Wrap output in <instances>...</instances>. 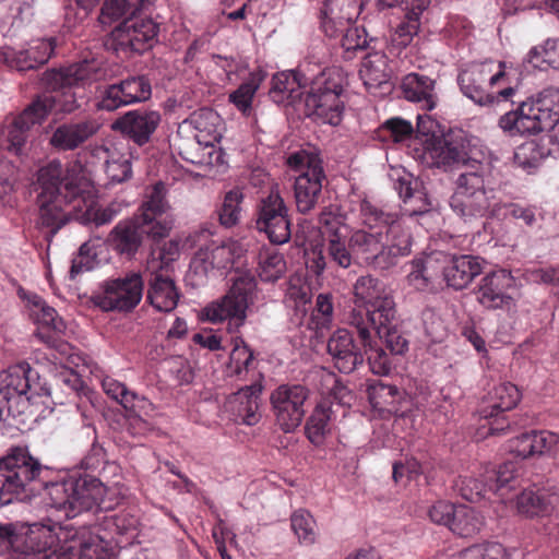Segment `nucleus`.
<instances>
[{
	"mask_svg": "<svg viewBox=\"0 0 559 559\" xmlns=\"http://www.w3.org/2000/svg\"><path fill=\"white\" fill-rule=\"evenodd\" d=\"M46 469L27 448L15 447L0 459V502L9 504L13 500L24 501L34 496L43 486L48 504L63 511L71 519L84 511L94 514L116 509L122 496L115 487H107L97 478L68 477L44 483L40 478Z\"/></svg>",
	"mask_w": 559,
	"mask_h": 559,
	"instance_id": "1",
	"label": "nucleus"
},
{
	"mask_svg": "<svg viewBox=\"0 0 559 559\" xmlns=\"http://www.w3.org/2000/svg\"><path fill=\"white\" fill-rule=\"evenodd\" d=\"M37 205L41 225L55 235L68 221L71 211H81L92 198L93 187L79 162L49 160L37 170Z\"/></svg>",
	"mask_w": 559,
	"mask_h": 559,
	"instance_id": "2",
	"label": "nucleus"
},
{
	"mask_svg": "<svg viewBox=\"0 0 559 559\" xmlns=\"http://www.w3.org/2000/svg\"><path fill=\"white\" fill-rule=\"evenodd\" d=\"M53 391L27 362H21L0 372V432L14 437L35 420L44 396Z\"/></svg>",
	"mask_w": 559,
	"mask_h": 559,
	"instance_id": "3",
	"label": "nucleus"
},
{
	"mask_svg": "<svg viewBox=\"0 0 559 559\" xmlns=\"http://www.w3.org/2000/svg\"><path fill=\"white\" fill-rule=\"evenodd\" d=\"M108 79V70L103 60L92 58L45 73V82L52 90L37 96L24 110V119L45 120L48 115L71 114L80 107L72 87H85Z\"/></svg>",
	"mask_w": 559,
	"mask_h": 559,
	"instance_id": "4",
	"label": "nucleus"
},
{
	"mask_svg": "<svg viewBox=\"0 0 559 559\" xmlns=\"http://www.w3.org/2000/svg\"><path fill=\"white\" fill-rule=\"evenodd\" d=\"M473 169L462 171L450 198L452 211L464 221L481 217H501L502 200L493 188L488 187L487 164H473Z\"/></svg>",
	"mask_w": 559,
	"mask_h": 559,
	"instance_id": "5",
	"label": "nucleus"
},
{
	"mask_svg": "<svg viewBox=\"0 0 559 559\" xmlns=\"http://www.w3.org/2000/svg\"><path fill=\"white\" fill-rule=\"evenodd\" d=\"M518 107L499 119L512 135H531L552 130L559 122V87L543 90L536 98L520 100Z\"/></svg>",
	"mask_w": 559,
	"mask_h": 559,
	"instance_id": "6",
	"label": "nucleus"
},
{
	"mask_svg": "<svg viewBox=\"0 0 559 559\" xmlns=\"http://www.w3.org/2000/svg\"><path fill=\"white\" fill-rule=\"evenodd\" d=\"M355 307L346 314V323L356 334L367 336V328L374 320L384 321L396 312L395 302L384 283L370 275L360 276L353 286Z\"/></svg>",
	"mask_w": 559,
	"mask_h": 559,
	"instance_id": "7",
	"label": "nucleus"
},
{
	"mask_svg": "<svg viewBox=\"0 0 559 559\" xmlns=\"http://www.w3.org/2000/svg\"><path fill=\"white\" fill-rule=\"evenodd\" d=\"M349 245L357 261L373 270L385 271L394 266L400 257L411 253L412 239L409 234L395 239L383 230L350 228Z\"/></svg>",
	"mask_w": 559,
	"mask_h": 559,
	"instance_id": "8",
	"label": "nucleus"
},
{
	"mask_svg": "<svg viewBox=\"0 0 559 559\" xmlns=\"http://www.w3.org/2000/svg\"><path fill=\"white\" fill-rule=\"evenodd\" d=\"M343 92L342 73L337 69H324L310 81L305 99L307 115L320 123L338 126L345 109Z\"/></svg>",
	"mask_w": 559,
	"mask_h": 559,
	"instance_id": "9",
	"label": "nucleus"
},
{
	"mask_svg": "<svg viewBox=\"0 0 559 559\" xmlns=\"http://www.w3.org/2000/svg\"><path fill=\"white\" fill-rule=\"evenodd\" d=\"M492 62L472 63L462 69L457 75V83L461 92L480 106L491 105L493 103L509 102L515 103L512 97L516 94L513 87H506L497 94L489 93L487 85L493 86L506 76L503 70L504 62H499V70L492 71Z\"/></svg>",
	"mask_w": 559,
	"mask_h": 559,
	"instance_id": "10",
	"label": "nucleus"
},
{
	"mask_svg": "<svg viewBox=\"0 0 559 559\" xmlns=\"http://www.w3.org/2000/svg\"><path fill=\"white\" fill-rule=\"evenodd\" d=\"M61 527L58 525H50V533L52 542L48 545H25L14 548L8 556V559H111L109 555L104 551L98 536L90 537L87 540L79 542L78 554L68 557L66 552H59L57 547L61 542L59 532Z\"/></svg>",
	"mask_w": 559,
	"mask_h": 559,
	"instance_id": "11",
	"label": "nucleus"
},
{
	"mask_svg": "<svg viewBox=\"0 0 559 559\" xmlns=\"http://www.w3.org/2000/svg\"><path fill=\"white\" fill-rule=\"evenodd\" d=\"M255 227L265 233L274 245H283L290 239L288 207L280 193L278 185H273L269 194L260 200Z\"/></svg>",
	"mask_w": 559,
	"mask_h": 559,
	"instance_id": "12",
	"label": "nucleus"
},
{
	"mask_svg": "<svg viewBox=\"0 0 559 559\" xmlns=\"http://www.w3.org/2000/svg\"><path fill=\"white\" fill-rule=\"evenodd\" d=\"M170 230V224L157 223L147 226L136 217L120 221L108 236L109 246L120 255L133 258L141 248L145 237L164 238Z\"/></svg>",
	"mask_w": 559,
	"mask_h": 559,
	"instance_id": "13",
	"label": "nucleus"
},
{
	"mask_svg": "<svg viewBox=\"0 0 559 559\" xmlns=\"http://www.w3.org/2000/svg\"><path fill=\"white\" fill-rule=\"evenodd\" d=\"M309 390L301 384H282L271 394L275 420L284 432L300 426L306 414Z\"/></svg>",
	"mask_w": 559,
	"mask_h": 559,
	"instance_id": "14",
	"label": "nucleus"
},
{
	"mask_svg": "<svg viewBox=\"0 0 559 559\" xmlns=\"http://www.w3.org/2000/svg\"><path fill=\"white\" fill-rule=\"evenodd\" d=\"M159 26L151 17H126L112 32L111 45L115 50L141 53L157 41Z\"/></svg>",
	"mask_w": 559,
	"mask_h": 559,
	"instance_id": "15",
	"label": "nucleus"
},
{
	"mask_svg": "<svg viewBox=\"0 0 559 559\" xmlns=\"http://www.w3.org/2000/svg\"><path fill=\"white\" fill-rule=\"evenodd\" d=\"M143 280L132 273L123 278L107 281L103 292L93 296L95 306L104 311H130L141 301Z\"/></svg>",
	"mask_w": 559,
	"mask_h": 559,
	"instance_id": "16",
	"label": "nucleus"
},
{
	"mask_svg": "<svg viewBox=\"0 0 559 559\" xmlns=\"http://www.w3.org/2000/svg\"><path fill=\"white\" fill-rule=\"evenodd\" d=\"M162 123V114L151 108H136L119 116L111 124L115 132L139 147L150 144Z\"/></svg>",
	"mask_w": 559,
	"mask_h": 559,
	"instance_id": "17",
	"label": "nucleus"
},
{
	"mask_svg": "<svg viewBox=\"0 0 559 559\" xmlns=\"http://www.w3.org/2000/svg\"><path fill=\"white\" fill-rule=\"evenodd\" d=\"M231 282V287L221 301L212 304V323L226 319L243 323L246 319L248 296L255 288L254 276L248 272H237Z\"/></svg>",
	"mask_w": 559,
	"mask_h": 559,
	"instance_id": "18",
	"label": "nucleus"
},
{
	"mask_svg": "<svg viewBox=\"0 0 559 559\" xmlns=\"http://www.w3.org/2000/svg\"><path fill=\"white\" fill-rule=\"evenodd\" d=\"M424 159L431 167L452 168L463 166L465 170L473 169V164H483L469 155L462 139L437 138L431 134L425 140Z\"/></svg>",
	"mask_w": 559,
	"mask_h": 559,
	"instance_id": "19",
	"label": "nucleus"
},
{
	"mask_svg": "<svg viewBox=\"0 0 559 559\" xmlns=\"http://www.w3.org/2000/svg\"><path fill=\"white\" fill-rule=\"evenodd\" d=\"M262 390L260 383L239 389L226 399L219 408L218 417L236 424L255 425L261 418L259 408Z\"/></svg>",
	"mask_w": 559,
	"mask_h": 559,
	"instance_id": "20",
	"label": "nucleus"
},
{
	"mask_svg": "<svg viewBox=\"0 0 559 559\" xmlns=\"http://www.w3.org/2000/svg\"><path fill=\"white\" fill-rule=\"evenodd\" d=\"M326 348L333 366L344 374H349L364 365V348L356 343L353 332L347 329L334 331L328 340Z\"/></svg>",
	"mask_w": 559,
	"mask_h": 559,
	"instance_id": "21",
	"label": "nucleus"
},
{
	"mask_svg": "<svg viewBox=\"0 0 559 559\" xmlns=\"http://www.w3.org/2000/svg\"><path fill=\"white\" fill-rule=\"evenodd\" d=\"M362 5V0H324L320 9L323 33L330 38L338 37L344 27L355 23Z\"/></svg>",
	"mask_w": 559,
	"mask_h": 559,
	"instance_id": "22",
	"label": "nucleus"
},
{
	"mask_svg": "<svg viewBox=\"0 0 559 559\" xmlns=\"http://www.w3.org/2000/svg\"><path fill=\"white\" fill-rule=\"evenodd\" d=\"M29 304L31 316L37 323L36 336L47 345L67 353L69 345L59 341V334L63 332L66 325L57 311L37 295L29 298Z\"/></svg>",
	"mask_w": 559,
	"mask_h": 559,
	"instance_id": "23",
	"label": "nucleus"
},
{
	"mask_svg": "<svg viewBox=\"0 0 559 559\" xmlns=\"http://www.w3.org/2000/svg\"><path fill=\"white\" fill-rule=\"evenodd\" d=\"M55 50V38L33 40L28 48L14 50L4 48L0 51V61L20 72L36 69L45 64Z\"/></svg>",
	"mask_w": 559,
	"mask_h": 559,
	"instance_id": "24",
	"label": "nucleus"
},
{
	"mask_svg": "<svg viewBox=\"0 0 559 559\" xmlns=\"http://www.w3.org/2000/svg\"><path fill=\"white\" fill-rule=\"evenodd\" d=\"M52 542L50 525L34 523L17 528L15 524H0V554H10L15 547L48 545Z\"/></svg>",
	"mask_w": 559,
	"mask_h": 559,
	"instance_id": "25",
	"label": "nucleus"
},
{
	"mask_svg": "<svg viewBox=\"0 0 559 559\" xmlns=\"http://www.w3.org/2000/svg\"><path fill=\"white\" fill-rule=\"evenodd\" d=\"M324 179V170L320 164L309 165L296 177L294 199L299 213L308 214L317 206L322 194V181Z\"/></svg>",
	"mask_w": 559,
	"mask_h": 559,
	"instance_id": "26",
	"label": "nucleus"
},
{
	"mask_svg": "<svg viewBox=\"0 0 559 559\" xmlns=\"http://www.w3.org/2000/svg\"><path fill=\"white\" fill-rule=\"evenodd\" d=\"M445 261L447 253L440 251L414 259L407 275L408 284L418 292L436 290L440 280H443L442 262Z\"/></svg>",
	"mask_w": 559,
	"mask_h": 559,
	"instance_id": "27",
	"label": "nucleus"
},
{
	"mask_svg": "<svg viewBox=\"0 0 559 559\" xmlns=\"http://www.w3.org/2000/svg\"><path fill=\"white\" fill-rule=\"evenodd\" d=\"M99 128L100 124L94 118L66 122L55 129L49 143L59 151H73L92 139Z\"/></svg>",
	"mask_w": 559,
	"mask_h": 559,
	"instance_id": "28",
	"label": "nucleus"
},
{
	"mask_svg": "<svg viewBox=\"0 0 559 559\" xmlns=\"http://www.w3.org/2000/svg\"><path fill=\"white\" fill-rule=\"evenodd\" d=\"M443 265V281L455 290L467 287L483 271V260L469 254L449 255Z\"/></svg>",
	"mask_w": 559,
	"mask_h": 559,
	"instance_id": "29",
	"label": "nucleus"
},
{
	"mask_svg": "<svg viewBox=\"0 0 559 559\" xmlns=\"http://www.w3.org/2000/svg\"><path fill=\"white\" fill-rule=\"evenodd\" d=\"M512 285L513 277L506 270L491 272L481 278L476 292L477 300L488 309L501 308L511 301L508 289Z\"/></svg>",
	"mask_w": 559,
	"mask_h": 559,
	"instance_id": "30",
	"label": "nucleus"
},
{
	"mask_svg": "<svg viewBox=\"0 0 559 559\" xmlns=\"http://www.w3.org/2000/svg\"><path fill=\"white\" fill-rule=\"evenodd\" d=\"M359 213L362 225L368 230H383L386 236L395 239H400L402 234H408L399 224L395 213L385 212L369 200L365 199L360 202Z\"/></svg>",
	"mask_w": 559,
	"mask_h": 559,
	"instance_id": "31",
	"label": "nucleus"
},
{
	"mask_svg": "<svg viewBox=\"0 0 559 559\" xmlns=\"http://www.w3.org/2000/svg\"><path fill=\"white\" fill-rule=\"evenodd\" d=\"M403 95L407 100L421 104L425 110H432L437 105L436 81L431 78L409 73L402 81Z\"/></svg>",
	"mask_w": 559,
	"mask_h": 559,
	"instance_id": "32",
	"label": "nucleus"
},
{
	"mask_svg": "<svg viewBox=\"0 0 559 559\" xmlns=\"http://www.w3.org/2000/svg\"><path fill=\"white\" fill-rule=\"evenodd\" d=\"M167 188L163 181L154 183L147 188L145 199L134 214L140 222L147 226H154L157 223H168L162 219L163 214L166 213L169 204L166 200Z\"/></svg>",
	"mask_w": 559,
	"mask_h": 559,
	"instance_id": "33",
	"label": "nucleus"
},
{
	"mask_svg": "<svg viewBox=\"0 0 559 559\" xmlns=\"http://www.w3.org/2000/svg\"><path fill=\"white\" fill-rule=\"evenodd\" d=\"M147 299L158 311L174 310L179 300V292L175 282L162 273H151L148 280Z\"/></svg>",
	"mask_w": 559,
	"mask_h": 559,
	"instance_id": "34",
	"label": "nucleus"
},
{
	"mask_svg": "<svg viewBox=\"0 0 559 559\" xmlns=\"http://www.w3.org/2000/svg\"><path fill=\"white\" fill-rule=\"evenodd\" d=\"M395 314L392 312L386 321L383 318L374 320V324L370 325V335L374 334L391 355L402 356L408 350V340L394 324Z\"/></svg>",
	"mask_w": 559,
	"mask_h": 559,
	"instance_id": "35",
	"label": "nucleus"
},
{
	"mask_svg": "<svg viewBox=\"0 0 559 559\" xmlns=\"http://www.w3.org/2000/svg\"><path fill=\"white\" fill-rule=\"evenodd\" d=\"M370 404L378 409L397 412L405 397V392L394 384H386L380 380L370 382L367 386Z\"/></svg>",
	"mask_w": 559,
	"mask_h": 559,
	"instance_id": "36",
	"label": "nucleus"
},
{
	"mask_svg": "<svg viewBox=\"0 0 559 559\" xmlns=\"http://www.w3.org/2000/svg\"><path fill=\"white\" fill-rule=\"evenodd\" d=\"M359 75L368 88H378L389 83L388 58L383 52L373 51L364 58Z\"/></svg>",
	"mask_w": 559,
	"mask_h": 559,
	"instance_id": "37",
	"label": "nucleus"
},
{
	"mask_svg": "<svg viewBox=\"0 0 559 559\" xmlns=\"http://www.w3.org/2000/svg\"><path fill=\"white\" fill-rule=\"evenodd\" d=\"M521 401L518 386L511 382H502L496 385L490 394V405L481 408V418H491L496 412L506 413L514 408Z\"/></svg>",
	"mask_w": 559,
	"mask_h": 559,
	"instance_id": "38",
	"label": "nucleus"
},
{
	"mask_svg": "<svg viewBox=\"0 0 559 559\" xmlns=\"http://www.w3.org/2000/svg\"><path fill=\"white\" fill-rule=\"evenodd\" d=\"M155 0H105L100 9L98 21L109 26L121 17L133 16L136 11L145 10Z\"/></svg>",
	"mask_w": 559,
	"mask_h": 559,
	"instance_id": "39",
	"label": "nucleus"
},
{
	"mask_svg": "<svg viewBox=\"0 0 559 559\" xmlns=\"http://www.w3.org/2000/svg\"><path fill=\"white\" fill-rule=\"evenodd\" d=\"M362 353L366 356L370 370L377 376H388L392 368L393 361L391 353L388 354L386 349L378 345L373 336L370 335V328H367V336L364 338L361 334H357Z\"/></svg>",
	"mask_w": 559,
	"mask_h": 559,
	"instance_id": "40",
	"label": "nucleus"
},
{
	"mask_svg": "<svg viewBox=\"0 0 559 559\" xmlns=\"http://www.w3.org/2000/svg\"><path fill=\"white\" fill-rule=\"evenodd\" d=\"M557 501L558 497L545 489H525L518 497V509L530 516L547 514Z\"/></svg>",
	"mask_w": 559,
	"mask_h": 559,
	"instance_id": "41",
	"label": "nucleus"
},
{
	"mask_svg": "<svg viewBox=\"0 0 559 559\" xmlns=\"http://www.w3.org/2000/svg\"><path fill=\"white\" fill-rule=\"evenodd\" d=\"M333 413L330 400H323L314 407L306 424V433L311 443L320 444L323 441L330 430Z\"/></svg>",
	"mask_w": 559,
	"mask_h": 559,
	"instance_id": "42",
	"label": "nucleus"
},
{
	"mask_svg": "<svg viewBox=\"0 0 559 559\" xmlns=\"http://www.w3.org/2000/svg\"><path fill=\"white\" fill-rule=\"evenodd\" d=\"M190 248H198L190 262V269L197 275L207 276L210 271V229L206 227L190 234L186 240Z\"/></svg>",
	"mask_w": 559,
	"mask_h": 559,
	"instance_id": "43",
	"label": "nucleus"
},
{
	"mask_svg": "<svg viewBox=\"0 0 559 559\" xmlns=\"http://www.w3.org/2000/svg\"><path fill=\"white\" fill-rule=\"evenodd\" d=\"M307 83L308 79L299 72L277 73L272 79L270 95L276 103H282L285 98L294 99L296 97L294 93Z\"/></svg>",
	"mask_w": 559,
	"mask_h": 559,
	"instance_id": "44",
	"label": "nucleus"
},
{
	"mask_svg": "<svg viewBox=\"0 0 559 559\" xmlns=\"http://www.w3.org/2000/svg\"><path fill=\"white\" fill-rule=\"evenodd\" d=\"M484 525L480 514L471 507L456 506V510L450 524V530L461 537H472Z\"/></svg>",
	"mask_w": 559,
	"mask_h": 559,
	"instance_id": "45",
	"label": "nucleus"
},
{
	"mask_svg": "<svg viewBox=\"0 0 559 559\" xmlns=\"http://www.w3.org/2000/svg\"><path fill=\"white\" fill-rule=\"evenodd\" d=\"M335 39H340L341 47L343 48V58L347 60L355 58L358 51L368 49L369 44L373 40L372 38L368 39L364 27L353 24L344 27Z\"/></svg>",
	"mask_w": 559,
	"mask_h": 559,
	"instance_id": "46",
	"label": "nucleus"
},
{
	"mask_svg": "<svg viewBox=\"0 0 559 559\" xmlns=\"http://www.w3.org/2000/svg\"><path fill=\"white\" fill-rule=\"evenodd\" d=\"M102 388L106 395L118 402L124 409L134 411L140 403L147 404V400L128 390L124 383L106 376L102 380Z\"/></svg>",
	"mask_w": 559,
	"mask_h": 559,
	"instance_id": "47",
	"label": "nucleus"
},
{
	"mask_svg": "<svg viewBox=\"0 0 559 559\" xmlns=\"http://www.w3.org/2000/svg\"><path fill=\"white\" fill-rule=\"evenodd\" d=\"M326 254L330 262L342 269H348L356 260L349 245V231L334 237L325 238Z\"/></svg>",
	"mask_w": 559,
	"mask_h": 559,
	"instance_id": "48",
	"label": "nucleus"
},
{
	"mask_svg": "<svg viewBox=\"0 0 559 559\" xmlns=\"http://www.w3.org/2000/svg\"><path fill=\"white\" fill-rule=\"evenodd\" d=\"M284 255L276 250H265L259 254L258 275L262 282L274 283L286 272Z\"/></svg>",
	"mask_w": 559,
	"mask_h": 559,
	"instance_id": "49",
	"label": "nucleus"
},
{
	"mask_svg": "<svg viewBox=\"0 0 559 559\" xmlns=\"http://www.w3.org/2000/svg\"><path fill=\"white\" fill-rule=\"evenodd\" d=\"M318 223L324 239L348 233L350 229L337 204L324 206L319 213Z\"/></svg>",
	"mask_w": 559,
	"mask_h": 559,
	"instance_id": "50",
	"label": "nucleus"
},
{
	"mask_svg": "<svg viewBox=\"0 0 559 559\" xmlns=\"http://www.w3.org/2000/svg\"><path fill=\"white\" fill-rule=\"evenodd\" d=\"M264 75L261 72L251 73L248 81L241 83L239 87L229 95V102L245 116H249L252 109V100Z\"/></svg>",
	"mask_w": 559,
	"mask_h": 559,
	"instance_id": "51",
	"label": "nucleus"
},
{
	"mask_svg": "<svg viewBox=\"0 0 559 559\" xmlns=\"http://www.w3.org/2000/svg\"><path fill=\"white\" fill-rule=\"evenodd\" d=\"M527 61L540 70L559 69V39H547L544 45L532 48Z\"/></svg>",
	"mask_w": 559,
	"mask_h": 559,
	"instance_id": "52",
	"label": "nucleus"
},
{
	"mask_svg": "<svg viewBox=\"0 0 559 559\" xmlns=\"http://www.w3.org/2000/svg\"><path fill=\"white\" fill-rule=\"evenodd\" d=\"M128 105L147 100L152 95L150 80L144 75L128 76L119 81Z\"/></svg>",
	"mask_w": 559,
	"mask_h": 559,
	"instance_id": "53",
	"label": "nucleus"
},
{
	"mask_svg": "<svg viewBox=\"0 0 559 559\" xmlns=\"http://www.w3.org/2000/svg\"><path fill=\"white\" fill-rule=\"evenodd\" d=\"M105 152L107 154L105 173L108 179L115 183L128 180L132 175L130 159L118 152L109 153L108 150H105Z\"/></svg>",
	"mask_w": 559,
	"mask_h": 559,
	"instance_id": "54",
	"label": "nucleus"
},
{
	"mask_svg": "<svg viewBox=\"0 0 559 559\" xmlns=\"http://www.w3.org/2000/svg\"><path fill=\"white\" fill-rule=\"evenodd\" d=\"M242 198L243 195L239 189H233L225 194L222 207L218 211V221L222 226L229 228L238 223Z\"/></svg>",
	"mask_w": 559,
	"mask_h": 559,
	"instance_id": "55",
	"label": "nucleus"
},
{
	"mask_svg": "<svg viewBox=\"0 0 559 559\" xmlns=\"http://www.w3.org/2000/svg\"><path fill=\"white\" fill-rule=\"evenodd\" d=\"M290 524L299 542L307 545L314 543L317 537L316 521L307 510L295 511L290 516Z\"/></svg>",
	"mask_w": 559,
	"mask_h": 559,
	"instance_id": "56",
	"label": "nucleus"
},
{
	"mask_svg": "<svg viewBox=\"0 0 559 559\" xmlns=\"http://www.w3.org/2000/svg\"><path fill=\"white\" fill-rule=\"evenodd\" d=\"M98 110L114 111L118 108L129 106L123 97V88L119 82L108 84L99 90L97 102L95 104Z\"/></svg>",
	"mask_w": 559,
	"mask_h": 559,
	"instance_id": "57",
	"label": "nucleus"
},
{
	"mask_svg": "<svg viewBox=\"0 0 559 559\" xmlns=\"http://www.w3.org/2000/svg\"><path fill=\"white\" fill-rule=\"evenodd\" d=\"M455 488L465 500L478 502L488 489L487 478L480 480L473 476H460L455 481Z\"/></svg>",
	"mask_w": 559,
	"mask_h": 559,
	"instance_id": "58",
	"label": "nucleus"
},
{
	"mask_svg": "<svg viewBox=\"0 0 559 559\" xmlns=\"http://www.w3.org/2000/svg\"><path fill=\"white\" fill-rule=\"evenodd\" d=\"M515 464L507 462L499 466L498 469H486L484 477L487 478L488 489L498 491L507 487L515 477Z\"/></svg>",
	"mask_w": 559,
	"mask_h": 559,
	"instance_id": "59",
	"label": "nucleus"
},
{
	"mask_svg": "<svg viewBox=\"0 0 559 559\" xmlns=\"http://www.w3.org/2000/svg\"><path fill=\"white\" fill-rule=\"evenodd\" d=\"M433 205L431 200L429 199L427 192L423 187L417 189L413 197H411L404 204L403 212L405 215L411 217L413 216H423L432 211Z\"/></svg>",
	"mask_w": 559,
	"mask_h": 559,
	"instance_id": "60",
	"label": "nucleus"
},
{
	"mask_svg": "<svg viewBox=\"0 0 559 559\" xmlns=\"http://www.w3.org/2000/svg\"><path fill=\"white\" fill-rule=\"evenodd\" d=\"M465 559H509L504 547L499 543L474 545L466 549Z\"/></svg>",
	"mask_w": 559,
	"mask_h": 559,
	"instance_id": "61",
	"label": "nucleus"
},
{
	"mask_svg": "<svg viewBox=\"0 0 559 559\" xmlns=\"http://www.w3.org/2000/svg\"><path fill=\"white\" fill-rule=\"evenodd\" d=\"M239 247L235 241H227L212 250V267H231L238 257Z\"/></svg>",
	"mask_w": 559,
	"mask_h": 559,
	"instance_id": "62",
	"label": "nucleus"
},
{
	"mask_svg": "<svg viewBox=\"0 0 559 559\" xmlns=\"http://www.w3.org/2000/svg\"><path fill=\"white\" fill-rule=\"evenodd\" d=\"M56 385L67 395L76 397L84 389L83 380L80 374L71 369H66L56 377Z\"/></svg>",
	"mask_w": 559,
	"mask_h": 559,
	"instance_id": "63",
	"label": "nucleus"
},
{
	"mask_svg": "<svg viewBox=\"0 0 559 559\" xmlns=\"http://www.w3.org/2000/svg\"><path fill=\"white\" fill-rule=\"evenodd\" d=\"M91 246L84 242L78 253L71 261L70 278L75 280L78 275L91 271L94 266L95 260L94 254L91 252Z\"/></svg>",
	"mask_w": 559,
	"mask_h": 559,
	"instance_id": "64",
	"label": "nucleus"
}]
</instances>
